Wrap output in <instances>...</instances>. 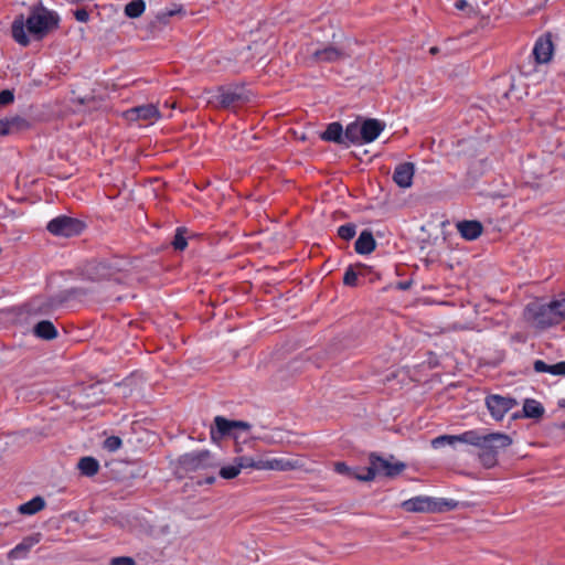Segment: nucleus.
I'll return each mask as SVG.
<instances>
[{"mask_svg":"<svg viewBox=\"0 0 565 565\" xmlns=\"http://www.w3.org/2000/svg\"><path fill=\"white\" fill-rule=\"evenodd\" d=\"M60 24V17L56 12L51 11L42 4L31 8L30 14L24 19L23 14L14 18L11 25V34L13 40L22 46L30 44L26 31L35 39L42 40Z\"/></svg>","mask_w":565,"mask_h":565,"instance_id":"nucleus-1","label":"nucleus"},{"mask_svg":"<svg viewBox=\"0 0 565 565\" xmlns=\"http://www.w3.org/2000/svg\"><path fill=\"white\" fill-rule=\"evenodd\" d=\"M394 456L390 455L384 458L376 452H371L369 456V467L364 468L363 477H359V481H373L377 476L386 478H395L399 476L405 469L406 463L402 461H393Z\"/></svg>","mask_w":565,"mask_h":565,"instance_id":"nucleus-2","label":"nucleus"},{"mask_svg":"<svg viewBox=\"0 0 565 565\" xmlns=\"http://www.w3.org/2000/svg\"><path fill=\"white\" fill-rule=\"evenodd\" d=\"M252 425L244 420H232L223 416H216L210 428L211 439L218 443L225 437H231L235 440L236 451H242L239 447L241 431H248Z\"/></svg>","mask_w":565,"mask_h":565,"instance_id":"nucleus-3","label":"nucleus"},{"mask_svg":"<svg viewBox=\"0 0 565 565\" xmlns=\"http://www.w3.org/2000/svg\"><path fill=\"white\" fill-rule=\"evenodd\" d=\"M512 444V439L509 435L503 433H490L484 434L482 437V445L479 452V458L486 468L493 467L498 459V452L500 449H504Z\"/></svg>","mask_w":565,"mask_h":565,"instance_id":"nucleus-4","label":"nucleus"},{"mask_svg":"<svg viewBox=\"0 0 565 565\" xmlns=\"http://www.w3.org/2000/svg\"><path fill=\"white\" fill-rule=\"evenodd\" d=\"M124 259L118 257L92 262L86 266L85 274L88 279L95 281L105 279H115L119 281L120 279L117 275L124 270Z\"/></svg>","mask_w":565,"mask_h":565,"instance_id":"nucleus-5","label":"nucleus"},{"mask_svg":"<svg viewBox=\"0 0 565 565\" xmlns=\"http://www.w3.org/2000/svg\"><path fill=\"white\" fill-rule=\"evenodd\" d=\"M85 228V223L67 215H58L51 220L46 230L54 236L72 237L79 235Z\"/></svg>","mask_w":565,"mask_h":565,"instance_id":"nucleus-6","label":"nucleus"},{"mask_svg":"<svg viewBox=\"0 0 565 565\" xmlns=\"http://www.w3.org/2000/svg\"><path fill=\"white\" fill-rule=\"evenodd\" d=\"M179 467L185 472H194L216 467V459L209 450L188 452L179 457Z\"/></svg>","mask_w":565,"mask_h":565,"instance_id":"nucleus-7","label":"nucleus"},{"mask_svg":"<svg viewBox=\"0 0 565 565\" xmlns=\"http://www.w3.org/2000/svg\"><path fill=\"white\" fill-rule=\"evenodd\" d=\"M525 312L527 319L533 320L542 329L559 323L553 301L550 303H529Z\"/></svg>","mask_w":565,"mask_h":565,"instance_id":"nucleus-8","label":"nucleus"},{"mask_svg":"<svg viewBox=\"0 0 565 565\" xmlns=\"http://www.w3.org/2000/svg\"><path fill=\"white\" fill-rule=\"evenodd\" d=\"M216 99L221 107L233 108L239 106L248 100L242 86H221L217 88Z\"/></svg>","mask_w":565,"mask_h":565,"instance_id":"nucleus-9","label":"nucleus"},{"mask_svg":"<svg viewBox=\"0 0 565 565\" xmlns=\"http://www.w3.org/2000/svg\"><path fill=\"white\" fill-rule=\"evenodd\" d=\"M486 405L491 416L495 420H501L510 409L518 405V402L510 396L493 394L486 398Z\"/></svg>","mask_w":565,"mask_h":565,"instance_id":"nucleus-10","label":"nucleus"},{"mask_svg":"<svg viewBox=\"0 0 565 565\" xmlns=\"http://www.w3.org/2000/svg\"><path fill=\"white\" fill-rule=\"evenodd\" d=\"M87 295V290L82 287H73L60 291L51 297L46 303H41L38 309L47 312L49 310L64 305L66 301Z\"/></svg>","mask_w":565,"mask_h":565,"instance_id":"nucleus-11","label":"nucleus"},{"mask_svg":"<svg viewBox=\"0 0 565 565\" xmlns=\"http://www.w3.org/2000/svg\"><path fill=\"white\" fill-rule=\"evenodd\" d=\"M350 57V55L342 49L334 45H326L322 49H317L311 54V60L315 63H334Z\"/></svg>","mask_w":565,"mask_h":565,"instance_id":"nucleus-12","label":"nucleus"},{"mask_svg":"<svg viewBox=\"0 0 565 565\" xmlns=\"http://www.w3.org/2000/svg\"><path fill=\"white\" fill-rule=\"evenodd\" d=\"M360 135L363 143L373 142L381 132L385 129V122L375 119V118H366L361 122Z\"/></svg>","mask_w":565,"mask_h":565,"instance_id":"nucleus-13","label":"nucleus"},{"mask_svg":"<svg viewBox=\"0 0 565 565\" xmlns=\"http://www.w3.org/2000/svg\"><path fill=\"white\" fill-rule=\"evenodd\" d=\"M124 116L127 120L137 121L139 119L142 120H152L160 117V113L157 107L152 104L141 105L137 107H132L124 113Z\"/></svg>","mask_w":565,"mask_h":565,"instance_id":"nucleus-14","label":"nucleus"},{"mask_svg":"<svg viewBox=\"0 0 565 565\" xmlns=\"http://www.w3.org/2000/svg\"><path fill=\"white\" fill-rule=\"evenodd\" d=\"M415 173V166L412 162L399 163L393 172V181L399 188H409L413 184V178Z\"/></svg>","mask_w":565,"mask_h":565,"instance_id":"nucleus-15","label":"nucleus"},{"mask_svg":"<svg viewBox=\"0 0 565 565\" xmlns=\"http://www.w3.org/2000/svg\"><path fill=\"white\" fill-rule=\"evenodd\" d=\"M554 51L551 34L539 38L536 41L533 54L537 63H547L551 61Z\"/></svg>","mask_w":565,"mask_h":565,"instance_id":"nucleus-16","label":"nucleus"},{"mask_svg":"<svg viewBox=\"0 0 565 565\" xmlns=\"http://www.w3.org/2000/svg\"><path fill=\"white\" fill-rule=\"evenodd\" d=\"M431 504H433L431 497L418 495V497H414V498L403 501L401 507L406 512L431 513Z\"/></svg>","mask_w":565,"mask_h":565,"instance_id":"nucleus-17","label":"nucleus"},{"mask_svg":"<svg viewBox=\"0 0 565 565\" xmlns=\"http://www.w3.org/2000/svg\"><path fill=\"white\" fill-rule=\"evenodd\" d=\"M544 413H545V409L540 402L532 399V398H526L524 401L522 412L514 413L512 415V418L513 419H518V418L539 419V418L543 417Z\"/></svg>","mask_w":565,"mask_h":565,"instance_id":"nucleus-18","label":"nucleus"},{"mask_svg":"<svg viewBox=\"0 0 565 565\" xmlns=\"http://www.w3.org/2000/svg\"><path fill=\"white\" fill-rule=\"evenodd\" d=\"M371 271V267L358 264L350 265L343 276V284L348 287H358L360 285V277H365Z\"/></svg>","mask_w":565,"mask_h":565,"instance_id":"nucleus-19","label":"nucleus"},{"mask_svg":"<svg viewBox=\"0 0 565 565\" xmlns=\"http://www.w3.org/2000/svg\"><path fill=\"white\" fill-rule=\"evenodd\" d=\"M457 230L463 238L473 241L482 234L483 226L479 221H461L457 224Z\"/></svg>","mask_w":565,"mask_h":565,"instance_id":"nucleus-20","label":"nucleus"},{"mask_svg":"<svg viewBox=\"0 0 565 565\" xmlns=\"http://www.w3.org/2000/svg\"><path fill=\"white\" fill-rule=\"evenodd\" d=\"M376 247V242L371 231L364 230L354 243V249L358 254H371Z\"/></svg>","mask_w":565,"mask_h":565,"instance_id":"nucleus-21","label":"nucleus"},{"mask_svg":"<svg viewBox=\"0 0 565 565\" xmlns=\"http://www.w3.org/2000/svg\"><path fill=\"white\" fill-rule=\"evenodd\" d=\"M41 541V534L34 533L29 535L22 540L13 550L10 551V558H22L26 555V553L39 542Z\"/></svg>","mask_w":565,"mask_h":565,"instance_id":"nucleus-22","label":"nucleus"},{"mask_svg":"<svg viewBox=\"0 0 565 565\" xmlns=\"http://www.w3.org/2000/svg\"><path fill=\"white\" fill-rule=\"evenodd\" d=\"M343 132L344 129L342 125L338 121H333L327 126L323 132L320 134V138L323 141L334 142L344 147Z\"/></svg>","mask_w":565,"mask_h":565,"instance_id":"nucleus-23","label":"nucleus"},{"mask_svg":"<svg viewBox=\"0 0 565 565\" xmlns=\"http://www.w3.org/2000/svg\"><path fill=\"white\" fill-rule=\"evenodd\" d=\"M361 122H350L343 132L344 148H349L351 145H364L360 135Z\"/></svg>","mask_w":565,"mask_h":565,"instance_id":"nucleus-24","label":"nucleus"},{"mask_svg":"<svg viewBox=\"0 0 565 565\" xmlns=\"http://www.w3.org/2000/svg\"><path fill=\"white\" fill-rule=\"evenodd\" d=\"M35 337L43 340H53L57 337V330L50 320H42L33 327Z\"/></svg>","mask_w":565,"mask_h":565,"instance_id":"nucleus-25","label":"nucleus"},{"mask_svg":"<svg viewBox=\"0 0 565 565\" xmlns=\"http://www.w3.org/2000/svg\"><path fill=\"white\" fill-rule=\"evenodd\" d=\"M45 505V500L42 497L36 495L30 501L20 504L18 511L21 514L33 515L43 510Z\"/></svg>","mask_w":565,"mask_h":565,"instance_id":"nucleus-26","label":"nucleus"},{"mask_svg":"<svg viewBox=\"0 0 565 565\" xmlns=\"http://www.w3.org/2000/svg\"><path fill=\"white\" fill-rule=\"evenodd\" d=\"M77 468L83 476L93 477L99 470V462L94 457H83L79 459Z\"/></svg>","mask_w":565,"mask_h":565,"instance_id":"nucleus-27","label":"nucleus"},{"mask_svg":"<svg viewBox=\"0 0 565 565\" xmlns=\"http://www.w3.org/2000/svg\"><path fill=\"white\" fill-rule=\"evenodd\" d=\"M456 436H457L456 440L458 443L472 445L480 449L481 445H482V437L484 436V434H480L478 430H467V431H465L460 435H456Z\"/></svg>","mask_w":565,"mask_h":565,"instance_id":"nucleus-28","label":"nucleus"},{"mask_svg":"<svg viewBox=\"0 0 565 565\" xmlns=\"http://www.w3.org/2000/svg\"><path fill=\"white\" fill-rule=\"evenodd\" d=\"M363 469L364 468H360V467L351 468L343 461H338L334 463L335 472L347 476L350 479H355V480H359V477H363V475H364Z\"/></svg>","mask_w":565,"mask_h":565,"instance_id":"nucleus-29","label":"nucleus"},{"mask_svg":"<svg viewBox=\"0 0 565 565\" xmlns=\"http://www.w3.org/2000/svg\"><path fill=\"white\" fill-rule=\"evenodd\" d=\"M458 501L452 499H438L433 498L431 513H440L455 510L458 507Z\"/></svg>","mask_w":565,"mask_h":565,"instance_id":"nucleus-30","label":"nucleus"},{"mask_svg":"<svg viewBox=\"0 0 565 565\" xmlns=\"http://www.w3.org/2000/svg\"><path fill=\"white\" fill-rule=\"evenodd\" d=\"M146 10L143 0H132L125 6V14L130 19H137L142 15Z\"/></svg>","mask_w":565,"mask_h":565,"instance_id":"nucleus-31","label":"nucleus"},{"mask_svg":"<svg viewBox=\"0 0 565 565\" xmlns=\"http://www.w3.org/2000/svg\"><path fill=\"white\" fill-rule=\"evenodd\" d=\"M185 11L182 6L173 4L171 9H166L159 12L156 17L157 21L161 24H167L169 19L175 15H184Z\"/></svg>","mask_w":565,"mask_h":565,"instance_id":"nucleus-32","label":"nucleus"},{"mask_svg":"<svg viewBox=\"0 0 565 565\" xmlns=\"http://www.w3.org/2000/svg\"><path fill=\"white\" fill-rule=\"evenodd\" d=\"M2 120L8 122L7 130H9V135L14 131L24 130V129L29 128V126H30L29 121L25 118L20 117V116L6 118Z\"/></svg>","mask_w":565,"mask_h":565,"instance_id":"nucleus-33","label":"nucleus"},{"mask_svg":"<svg viewBox=\"0 0 565 565\" xmlns=\"http://www.w3.org/2000/svg\"><path fill=\"white\" fill-rule=\"evenodd\" d=\"M235 462L237 463L239 471L245 468H255L258 470H264V460L255 461L250 457L242 456L235 458Z\"/></svg>","mask_w":565,"mask_h":565,"instance_id":"nucleus-34","label":"nucleus"},{"mask_svg":"<svg viewBox=\"0 0 565 565\" xmlns=\"http://www.w3.org/2000/svg\"><path fill=\"white\" fill-rule=\"evenodd\" d=\"M188 230L185 227L177 228L175 235L172 241V246L175 250H184L188 246L186 241Z\"/></svg>","mask_w":565,"mask_h":565,"instance_id":"nucleus-35","label":"nucleus"},{"mask_svg":"<svg viewBox=\"0 0 565 565\" xmlns=\"http://www.w3.org/2000/svg\"><path fill=\"white\" fill-rule=\"evenodd\" d=\"M292 468L289 461L282 459L264 460V470L286 471Z\"/></svg>","mask_w":565,"mask_h":565,"instance_id":"nucleus-36","label":"nucleus"},{"mask_svg":"<svg viewBox=\"0 0 565 565\" xmlns=\"http://www.w3.org/2000/svg\"><path fill=\"white\" fill-rule=\"evenodd\" d=\"M456 435H441L431 440V446L437 449L444 447L446 445L454 446L458 441L456 440Z\"/></svg>","mask_w":565,"mask_h":565,"instance_id":"nucleus-37","label":"nucleus"},{"mask_svg":"<svg viewBox=\"0 0 565 565\" xmlns=\"http://www.w3.org/2000/svg\"><path fill=\"white\" fill-rule=\"evenodd\" d=\"M356 226L352 223H347L338 228V235L344 241H350L355 236Z\"/></svg>","mask_w":565,"mask_h":565,"instance_id":"nucleus-38","label":"nucleus"},{"mask_svg":"<svg viewBox=\"0 0 565 565\" xmlns=\"http://www.w3.org/2000/svg\"><path fill=\"white\" fill-rule=\"evenodd\" d=\"M239 472L241 471H239L238 466H237V463L235 461H234V465L225 466V467H222L220 469V476L223 479H227V480L237 477Z\"/></svg>","mask_w":565,"mask_h":565,"instance_id":"nucleus-39","label":"nucleus"},{"mask_svg":"<svg viewBox=\"0 0 565 565\" xmlns=\"http://www.w3.org/2000/svg\"><path fill=\"white\" fill-rule=\"evenodd\" d=\"M121 445L122 441L118 436H110L104 440V449L111 452L118 450L121 447Z\"/></svg>","mask_w":565,"mask_h":565,"instance_id":"nucleus-40","label":"nucleus"},{"mask_svg":"<svg viewBox=\"0 0 565 565\" xmlns=\"http://www.w3.org/2000/svg\"><path fill=\"white\" fill-rule=\"evenodd\" d=\"M14 102L13 89H3L0 92V105L8 106Z\"/></svg>","mask_w":565,"mask_h":565,"instance_id":"nucleus-41","label":"nucleus"},{"mask_svg":"<svg viewBox=\"0 0 565 565\" xmlns=\"http://www.w3.org/2000/svg\"><path fill=\"white\" fill-rule=\"evenodd\" d=\"M554 309L556 311L558 321L565 318V298L561 300H554Z\"/></svg>","mask_w":565,"mask_h":565,"instance_id":"nucleus-42","label":"nucleus"},{"mask_svg":"<svg viewBox=\"0 0 565 565\" xmlns=\"http://www.w3.org/2000/svg\"><path fill=\"white\" fill-rule=\"evenodd\" d=\"M110 565H136V562L129 556H118L111 558Z\"/></svg>","mask_w":565,"mask_h":565,"instance_id":"nucleus-43","label":"nucleus"},{"mask_svg":"<svg viewBox=\"0 0 565 565\" xmlns=\"http://www.w3.org/2000/svg\"><path fill=\"white\" fill-rule=\"evenodd\" d=\"M550 373L553 375H565V361L550 365Z\"/></svg>","mask_w":565,"mask_h":565,"instance_id":"nucleus-44","label":"nucleus"},{"mask_svg":"<svg viewBox=\"0 0 565 565\" xmlns=\"http://www.w3.org/2000/svg\"><path fill=\"white\" fill-rule=\"evenodd\" d=\"M74 17L78 22H87L89 20V13L86 9H76L74 11Z\"/></svg>","mask_w":565,"mask_h":565,"instance_id":"nucleus-45","label":"nucleus"},{"mask_svg":"<svg viewBox=\"0 0 565 565\" xmlns=\"http://www.w3.org/2000/svg\"><path fill=\"white\" fill-rule=\"evenodd\" d=\"M533 367L534 371L537 373H550V364L545 363L542 360L534 361Z\"/></svg>","mask_w":565,"mask_h":565,"instance_id":"nucleus-46","label":"nucleus"},{"mask_svg":"<svg viewBox=\"0 0 565 565\" xmlns=\"http://www.w3.org/2000/svg\"><path fill=\"white\" fill-rule=\"evenodd\" d=\"M456 9L458 10H466L468 9V14L475 13L473 9L470 7V4L466 0H458L455 3Z\"/></svg>","mask_w":565,"mask_h":565,"instance_id":"nucleus-47","label":"nucleus"},{"mask_svg":"<svg viewBox=\"0 0 565 565\" xmlns=\"http://www.w3.org/2000/svg\"><path fill=\"white\" fill-rule=\"evenodd\" d=\"M362 279H367L370 282H374L375 280L380 279L379 274L374 273L371 268V271L366 274L365 277H361Z\"/></svg>","mask_w":565,"mask_h":565,"instance_id":"nucleus-48","label":"nucleus"},{"mask_svg":"<svg viewBox=\"0 0 565 565\" xmlns=\"http://www.w3.org/2000/svg\"><path fill=\"white\" fill-rule=\"evenodd\" d=\"M7 125H8L7 121L0 120V135L1 136H8L9 135V130H7Z\"/></svg>","mask_w":565,"mask_h":565,"instance_id":"nucleus-49","label":"nucleus"},{"mask_svg":"<svg viewBox=\"0 0 565 565\" xmlns=\"http://www.w3.org/2000/svg\"><path fill=\"white\" fill-rule=\"evenodd\" d=\"M412 285V281H401L397 284V288L401 290H407Z\"/></svg>","mask_w":565,"mask_h":565,"instance_id":"nucleus-50","label":"nucleus"},{"mask_svg":"<svg viewBox=\"0 0 565 565\" xmlns=\"http://www.w3.org/2000/svg\"><path fill=\"white\" fill-rule=\"evenodd\" d=\"M215 481V477H207L205 482L212 484Z\"/></svg>","mask_w":565,"mask_h":565,"instance_id":"nucleus-51","label":"nucleus"},{"mask_svg":"<svg viewBox=\"0 0 565 565\" xmlns=\"http://www.w3.org/2000/svg\"><path fill=\"white\" fill-rule=\"evenodd\" d=\"M558 406L562 408H565V398H563L558 402Z\"/></svg>","mask_w":565,"mask_h":565,"instance_id":"nucleus-52","label":"nucleus"},{"mask_svg":"<svg viewBox=\"0 0 565 565\" xmlns=\"http://www.w3.org/2000/svg\"><path fill=\"white\" fill-rule=\"evenodd\" d=\"M559 428L565 429V420L559 425Z\"/></svg>","mask_w":565,"mask_h":565,"instance_id":"nucleus-53","label":"nucleus"},{"mask_svg":"<svg viewBox=\"0 0 565 565\" xmlns=\"http://www.w3.org/2000/svg\"><path fill=\"white\" fill-rule=\"evenodd\" d=\"M430 52H431V53H436V52H437V47H433V49L430 50Z\"/></svg>","mask_w":565,"mask_h":565,"instance_id":"nucleus-54","label":"nucleus"}]
</instances>
